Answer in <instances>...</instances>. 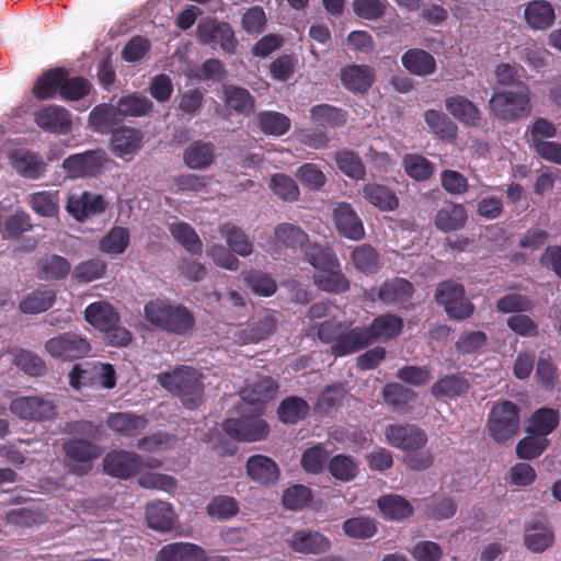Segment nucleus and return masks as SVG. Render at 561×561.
<instances>
[{
  "label": "nucleus",
  "mask_w": 561,
  "mask_h": 561,
  "mask_svg": "<svg viewBox=\"0 0 561 561\" xmlns=\"http://www.w3.org/2000/svg\"><path fill=\"white\" fill-rule=\"evenodd\" d=\"M144 312L151 325L173 335H186L196 324L194 313L187 307L170 300H150L145 305Z\"/></svg>",
  "instance_id": "f257e3e1"
},
{
  "label": "nucleus",
  "mask_w": 561,
  "mask_h": 561,
  "mask_svg": "<svg viewBox=\"0 0 561 561\" xmlns=\"http://www.w3.org/2000/svg\"><path fill=\"white\" fill-rule=\"evenodd\" d=\"M162 388L178 397L187 410H196L204 401L203 374L188 366L157 375Z\"/></svg>",
  "instance_id": "f03ea898"
},
{
  "label": "nucleus",
  "mask_w": 561,
  "mask_h": 561,
  "mask_svg": "<svg viewBox=\"0 0 561 561\" xmlns=\"http://www.w3.org/2000/svg\"><path fill=\"white\" fill-rule=\"evenodd\" d=\"M531 107L530 91L524 82H518L514 89L494 91L489 100L490 113L505 123L529 116Z\"/></svg>",
  "instance_id": "7ed1b4c3"
},
{
  "label": "nucleus",
  "mask_w": 561,
  "mask_h": 561,
  "mask_svg": "<svg viewBox=\"0 0 561 561\" xmlns=\"http://www.w3.org/2000/svg\"><path fill=\"white\" fill-rule=\"evenodd\" d=\"M486 431L497 444L513 439L520 431V408L515 402H496L488 414Z\"/></svg>",
  "instance_id": "20e7f679"
},
{
  "label": "nucleus",
  "mask_w": 561,
  "mask_h": 561,
  "mask_svg": "<svg viewBox=\"0 0 561 561\" xmlns=\"http://www.w3.org/2000/svg\"><path fill=\"white\" fill-rule=\"evenodd\" d=\"M65 461L70 471L78 476H85L92 468V461L99 458L103 450L91 439L70 438L62 443Z\"/></svg>",
  "instance_id": "39448f33"
},
{
  "label": "nucleus",
  "mask_w": 561,
  "mask_h": 561,
  "mask_svg": "<svg viewBox=\"0 0 561 561\" xmlns=\"http://www.w3.org/2000/svg\"><path fill=\"white\" fill-rule=\"evenodd\" d=\"M107 161V154L103 149L87 150L67 157L61 168L68 179L95 178L103 170Z\"/></svg>",
  "instance_id": "423d86ee"
},
{
  "label": "nucleus",
  "mask_w": 561,
  "mask_h": 561,
  "mask_svg": "<svg viewBox=\"0 0 561 561\" xmlns=\"http://www.w3.org/2000/svg\"><path fill=\"white\" fill-rule=\"evenodd\" d=\"M196 37L203 45L218 44L228 55L237 53L238 39L228 22L215 19L202 21L197 25Z\"/></svg>",
  "instance_id": "0eeeda50"
},
{
  "label": "nucleus",
  "mask_w": 561,
  "mask_h": 561,
  "mask_svg": "<svg viewBox=\"0 0 561 561\" xmlns=\"http://www.w3.org/2000/svg\"><path fill=\"white\" fill-rule=\"evenodd\" d=\"M45 350L58 359L76 360L87 356L91 351V344L75 332H65L46 341Z\"/></svg>",
  "instance_id": "6e6552de"
},
{
  "label": "nucleus",
  "mask_w": 561,
  "mask_h": 561,
  "mask_svg": "<svg viewBox=\"0 0 561 561\" xmlns=\"http://www.w3.org/2000/svg\"><path fill=\"white\" fill-rule=\"evenodd\" d=\"M10 411L21 420L43 422L57 415L56 404L44 397L24 396L10 402Z\"/></svg>",
  "instance_id": "1a4fd4ad"
},
{
  "label": "nucleus",
  "mask_w": 561,
  "mask_h": 561,
  "mask_svg": "<svg viewBox=\"0 0 561 561\" xmlns=\"http://www.w3.org/2000/svg\"><path fill=\"white\" fill-rule=\"evenodd\" d=\"M385 436L390 446L403 451L421 450L427 443L426 433L414 424H389Z\"/></svg>",
  "instance_id": "9d476101"
},
{
  "label": "nucleus",
  "mask_w": 561,
  "mask_h": 561,
  "mask_svg": "<svg viewBox=\"0 0 561 561\" xmlns=\"http://www.w3.org/2000/svg\"><path fill=\"white\" fill-rule=\"evenodd\" d=\"M222 430L236 440L257 442L267 436L270 426L267 422L261 417L243 416L226 420L222 423Z\"/></svg>",
  "instance_id": "9b49d317"
},
{
  "label": "nucleus",
  "mask_w": 561,
  "mask_h": 561,
  "mask_svg": "<svg viewBox=\"0 0 561 561\" xmlns=\"http://www.w3.org/2000/svg\"><path fill=\"white\" fill-rule=\"evenodd\" d=\"M107 203L100 194L83 191L81 194H70L67 198L66 210L77 221L87 219L105 211Z\"/></svg>",
  "instance_id": "f8f14e48"
},
{
  "label": "nucleus",
  "mask_w": 561,
  "mask_h": 561,
  "mask_svg": "<svg viewBox=\"0 0 561 561\" xmlns=\"http://www.w3.org/2000/svg\"><path fill=\"white\" fill-rule=\"evenodd\" d=\"M277 319L267 310L255 313L236 332V339L241 344L259 343L270 337L276 330Z\"/></svg>",
  "instance_id": "ddd939ff"
},
{
  "label": "nucleus",
  "mask_w": 561,
  "mask_h": 561,
  "mask_svg": "<svg viewBox=\"0 0 561 561\" xmlns=\"http://www.w3.org/2000/svg\"><path fill=\"white\" fill-rule=\"evenodd\" d=\"M142 467L141 457L137 454L114 450L108 453L103 460V470L106 474L119 479H128L138 473Z\"/></svg>",
  "instance_id": "4468645a"
},
{
  "label": "nucleus",
  "mask_w": 561,
  "mask_h": 561,
  "mask_svg": "<svg viewBox=\"0 0 561 561\" xmlns=\"http://www.w3.org/2000/svg\"><path fill=\"white\" fill-rule=\"evenodd\" d=\"M12 168L23 178L38 180L47 172V163L43 157L28 149L20 148L10 152Z\"/></svg>",
  "instance_id": "2eb2a0df"
},
{
  "label": "nucleus",
  "mask_w": 561,
  "mask_h": 561,
  "mask_svg": "<svg viewBox=\"0 0 561 561\" xmlns=\"http://www.w3.org/2000/svg\"><path fill=\"white\" fill-rule=\"evenodd\" d=\"M35 124L46 133L61 135L71 129V115L68 110L58 105H48L34 113Z\"/></svg>",
  "instance_id": "dca6fc26"
},
{
  "label": "nucleus",
  "mask_w": 561,
  "mask_h": 561,
  "mask_svg": "<svg viewBox=\"0 0 561 561\" xmlns=\"http://www.w3.org/2000/svg\"><path fill=\"white\" fill-rule=\"evenodd\" d=\"M343 330V333L339 336V340L331 345V354L335 357H343L350 354L359 352L371 345L370 334L366 330V327H355Z\"/></svg>",
  "instance_id": "f3484780"
},
{
  "label": "nucleus",
  "mask_w": 561,
  "mask_h": 561,
  "mask_svg": "<svg viewBox=\"0 0 561 561\" xmlns=\"http://www.w3.org/2000/svg\"><path fill=\"white\" fill-rule=\"evenodd\" d=\"M337 231L345 238L358 241L364 238L365 229L362 219L348 203H339L332 213Z\"/></svg>",
  "instance_id": "a211bd4d"
},
{
  "label": "nucleus",
  "mask_w": 561,
  "mask_h": 561,
  "mask_svg": "<svg viewBox=\"0 0 561 561\" xmlns=\"http://www.w3.org/2000/svg\"><path fill=\"white\" fill-rule=\"evenodd\" d=\"M142 139L144 134L140 129L119 126L112 134L111 150L121 159L131 158L140 150Z\"/></svg>",
  "instance_id": "6ab92c4d"
},
{
  "label": "nucleus",
  "mask_w": 561,
  "mask_h": 561,
  "mask_svg": "<svg viewBox=\"0 0 561 561\" xmlns=\"http://www.w3.org/2000/svg\"><path fill=\"white\" fill-rule=\"evenodd\" d=\"M289 548L298 553L320 554L327 552L331 547L328 537L316 530L301 529L293 534L288 540Z\"/></svg>",
  "instance_id": "aec40b11"
},
{
  "label": "nucleus",
  "mask_w": 561,
  "mask_h": 561,
  "mask_svg": "<svg viewBox=\"0 0 561 561\" xmlns=\"http://www.w3.org/2000/svg\"><path fill=\"white\" fill-rule=\"evenodd\" d=\"M447 112L462 125L479 127L482 116L478 106L463 95L448 96L445 99Z\"/></svg>",
  "instance_id": "412c9836"
},
{
  "label": "nucleus",
  "mask_w": 561,
  "mask_h": 561,
  "mask_svg": "<svg viewBox=\"0 0 561 561\" xmlns=\"http://www.w3.org/2000/svg\"><path fill=\"white\" fill-rule=\"evenodd\" d=\"M247 473L254 482L263 485L275 483L279 478V468L270 457L253 455L245 463Z\"/></svg>",
  "instance_id": "4be33fe9"
},
{
  "label": "nucleus",
  "mask_w": 561,
  "mask_h": 561,
  "mask_svg": "<svg viewBox=\"0 0 561 561\" xmlns=\"http://www.w3.org/2000/svg\"><path fill=\"white\" fill-rule=\"evenodd\" d=\"M559 423L560 414L558 410L548 407L539 408L530 414L525 432L526 434L548 438L559 426Z\"/></svg>",
  "instance_id": "5701e85b"
},
{
  "label": "nucleus",
  "mask_w": 561,
  "mask_h": 561,
  "mask_svg": "<svg viewBox=\"0 0 561 561\" xmlns=\"http://www.w3.org/2000/svg\"><path fill=\"white\" fill-rule=\"evenodd\" d=\"M470 389L469 380L462 374L444 375L431 387V394L440 399H456L467 394Z\"/></svg>",
  "instance_id": "b1692460"
},
{
  "label": "nucleus",
  "mask_w": 561,
  "mask_h": 561,
  "mask_svg": "<svg viewBox=\"0 0 561 561\" xmlns=\"http://www.w3.org/2000/svg\"><path fill=\"white\" fill-rule=\"evenodd\" d=\"M157 561H207L206 551L191 542L165 545L158 552Z\"/></svg>",
  "instance_id": "393cba45"
},
{
  "label": "nucleus",
  "mask_w": 561,
  "mask_h": 561,
  "mask_svg": "<svg viewBox=\"0 0 561 561\" xmlns=\"http://www.w3.org/2000/svg\"><path fill=\"white\" fill-rule=\"evenodd\" d=\"M122 122L123 115L118 110V104H99L89 115L90 125L100 134H113Z\"/></svg>",
  "instance_id": "a878e982"
},
{
  "label": "nucleus",
  "mask_w": 561,
  "mask_h": 561,
  "mask_svg": "<svg viewBox=\"0 0 561 561\" xmlns=\"http://www.w3.org/2000/svg\"><path fill=\"white\" fill-rule=\"evenodd\" d=\"M343 85L355 93H366L374 83L375 71L367 65H352L342 70Z\"/></svg>",
  "instance_id": "bb28decb"
},
{
  "label": "nucleus",
  "mask_w": 561,
  "mask_h": 561,
  "mask_svg": "<svg viewBox=\"0 0 561 561\" xmlns=\"http://www.w3.org/2000/svg\"><path fill=\"white\" fill-rule=\"evenodd\" d=\"M278 383L271 376H257L242 390V398L251 404H264L273 400L277 393Z\"/></svg>",
  "instance_id": "cd10ccee"
},
{
  "label": "nucleus",
  "mask_w": 561,
  "mask_h": 561,
  "mask_svg": "<svg viewBox=\"0 0 561 561\" xmlns=\"http://www.w3.org/2000/svg\"><path fill=\"white\" fill-rule=\"evenodd\" d=\"M402 318L392 313L378 316L366 327V330L370 334L371 344L378 340H392L402 332Z\"/></svg>",
  "instance_id": "c85d7f7f"
},
{
  "label": "nucleus",
  "mask_w": 561,
  "mask_h": 561,
  "mask_svg": "<svg viewBox=\"0 0 561 561\" xmlns=\"http://www.w3.org/2000/svg\"><path fill=\"white\" fill-rule=\"evenodd\" d=\"M385 403L397 413H407L411 410V402L416 399V392L402 383L388 382L382 388Z\"/></svg>",
  "instance_id": "c756f323"
},
{
  "label": "nucleus",
  "mask_w": 561,
  "mask_h": 561,
  "mask_svg": "<svg viewBox=\"0 0 561 561\" xmlns=\"http://www.w3.org/2000/svg\"><path fill=\"white\" fill-rule=\"evenodd\" d=\"M402 66L414 76L426 77L435 72L436 60L422 48L408 49L401 57Z\"/></svg>",
  "instance_id": "7c9ffc66"
},
{
  "label": "nucleus",
  "mask_w": 561,
  "mask_h": 561,
  "mask_svg": "<svg viewBox=\"0 0 561 561\" xmlns=\"http://www.w3.org/2000/svg\"><path fill=\"white\" fill-rule=\"evenodd\" d=\"M554 535L542 522L534 520L525 526L524 545L535 553L546 551L553 545Z\"/></svg>",
  "instance_id": "2f4dec72"
},
{
  "label": "nucleus",
  "mask_w": 561,
  "mask_h": 561,
  "mask_svg": "<svg viewBox=\"0 0 561 561\" xmlns=\"http://www.w3.org/2000/svg\"><path fill=\"white\" fill-rule=\"evenodd\" d=\"M524 16L526 23L534 30H547L556 20L553 7L546 0H533L526 3Z\"/></svg>",
  "instance_id": "473e14b6"
},
{
  "label": "nucleus",
  "mask_w": 561,
  "mask_h": 561,
  "mask_svg": "<svg viewBox=\"0 0 561 561\" xmlns=\"http://www.w3.org/2000/svg\"><path fill=\"white\" fill-rule=\"evenodd\" d=\"M70 262L58 254L45 255L36 262V272L39 279L61 280L70 274Z\"/></svg>",
  "instance_id": "72a5a7b5"
},
{
  "label": "nucleus",
  "mask_w": 561,
  "mask_h": 561,
  "mask_svg": "<svg viewBox=\"0 0 561 561\" xmlns=\"http://www.w3.org/2000/svg\"><path fill=\"white\" fill-rule=\"evenodd\" d=\"M147 424L145 416L125 412L111 413L106 420L108 428L126 437L136 436Z\"/></svg>",
  "instance_id": "f704fd0d"
},
{
  "label": "nucleus",
  "mask_w": 561,
  "mask_h": 561,
  "mask_svg": "<svg viewBox=\"0 0 561 561\" xmlns=\"http://www.w3.org/2000/svg\"><path fill=\"white\" fill-rule=\"evenodd\" d=\"M84 318L88 323L102 332L119 323V314L106 301L90 304L84 310Z\"/></svg>",
  "instance_id": "c9c22d12"
},
{
  "label": "nucleus",
  "mask_w": 561,
  "mask_h": 561,
  "mask_svg": "<svg viewBox=\"0 0 561 561\" xmlns=\"http://www.w3.org/2000/svg\"><path fill=\"white\" fill-rule=\"evenodd\" d=\"M364 198L381 211H392L399 207V198L388 186L369 183L363 187Z\"/></svg>",
  "instance_id": "e433bc0d"
},
{
  "label": "nucleus",
  "mask_w": 561,
  "mask_h": 561,
  "mask_svg": "<svg viewBox=\"0 0 561 561\" xmlns=\"http://www.w3.org/2000/svg\"><path fill=\"white\" fill-rule=\"evenodd\" d=\"M414 294L413 284L401 277L386 280L378 290V298L387 304L408 301Z\"/></svg>",
  "instance_id": "4c0bfd02"
},
{
  "label": "nucleus",
  "mask_w": 561,
  "mask_h": 561,
  "mask_svg": "<svg viewBox=\"0 0 561 561\" xmlns=\"http://www.w3.org/2000/svg\"><path fill=\"white\" fill-rule=\"evenodd\" d=\"M56 301V291L47 287H38L27 294L19 305V309L25 314H38L47 311Z\"/></svg>",
  "instance_id": "58836bf2"
},
{
  "label": "nucleus",
  "mask_w": 561,
  "mask_h": 561,
  "mask_svg": "<svg viewBox=\"0 0 561 561\" xmlns=\"http://www.w3.org/2000/svg\"><path fill=\"white\" fill-rule=\"evenodd\" d=\"M148 526L158 531H170L175 523V514L171 504L167 502L150 503L146 507Z\"/></svg>",
  "instance_id": "ea45409f"
},
{
  "label": "nucleus",
  "mask_w": 561,
  "mask_h": 561,
  "mask_svg": "<svg viewBox=\"0 0 561 561\" xmlns=\"http://www.w3.org/2000/svg\"><path fill=\"white\" fill-rule=\"evenodd\" d=\"M186 167L193 170L208 168L215 160L214 146L211 142L196 140L192 142L183 153Z\"/></svg>",
  "instance_id": "a19ab883"
},
{
  "label": "nucleus",
  "mask_w": 561,
  "mask_h": 561,
  "mask_svg": "<svg viewBox=\"0 0 561 561\" xmlns=\"http://www.w3.org/2000/svg\"><path fill=\"white\" fill-rule=\"evenodd\" d=\"M64 75H67L64 68L45 71L33 87L34 96L38 100H48L53 99L57 92L60 94Z\"/></svg>",
  "instance_id": "79ce46f5"
},
{
  "label": "nucleus",
  "mask_w": 561,
  "mask_h": 561,
  "mask_svg": "<svg viewBox=\"0 0 561 561\" xmlns=\"http://www.w3.org/2000/svg\"><path fill=\"white\" fill-rule=\"evenodd\" d=\"M467 221L466 209L460 204H448L442 207L435 215V226L443 232L461 229Z\"/></svg>",
  "instance_id": "37998d69"
},
{
  "label": "nucleus",
  "mask_w": 561,
  "mask_h": 561,
  "mask_svg": "<svg viewBox=\"0 0 561 561\" xmlns=\"http://www.w3.org/2000/svg\"><path fill=\"white\" fill-rule=\"evenodd\" d=\"M313 282L319 289L332 294H343L350 289V280L342 272L340 262L337 267L314 274Z\"/></svg>",
  "instance_id": "c03bdc74"
},
{
  "label": "nucleus",
  "mask_w": 561,
  "mask_h": 561,
  "mask_svg": "<svg viewBox=\"0 0 561 561\" xmlns=\"http://www.w3.org/2000/svg\"><path fill=\"white\" fill-rule=\"evenodd\" d=\"M274 239L276 243L294 251L305 249L309 242L308 234L299 226L289 222H282L275 227Z\"/></svg>",
  "instance_id": "a18cd8bd"
},
{
  "label": "nucleus",
  "mask_w": 561,
  "mask_h": 561,
  "mask_svg": "<svg viewBox=\"0 0 561 561\" xmlns=\"http://www.w3.org/2000/svg\"><path fill=\"white\" fill-rule=\"evenodd\" d=\"M308 402L297 396H290L280 401L277 408L278 420L284 424H297L309 414Z\"/></svg>",
  "instance_id": "49530a36"
},
{
  "label": "nucleus",
  "mask_w": 561,
  "mask_h": 561,
  "mask_svg": "<svg viewBox=\"0 0 561 561\" xmlns=\"http://www.w3.org/2000/svg\"><path fill=\"white\" fill-rule=\"evenodd\" d=\"M310 118L322 127L335 128L347 121V112L331 104L322 103L310 108Z\"/></svg>",
  "instance_id": "de8ad7c7"
},
{
  "label": "nucleus",
  "mask_w": 561,
  "mask_h": 561,
  "mask_svg": "<svg viewBox=\"0 0 561 561\" xmlns=\"http://www.w3.org/2000/svg\"><path fill=\"white\" fill-rule=\"evenodd\" d=\"M424 121L431 131L443 140H454L457 137L458 126L443 112L427 110Z\"/></svg>",
  "instance_id": "09e8293b"
},
{
  "label": "nucleus",
  "mask_w": 561,
  "mask_h": 561,
  "mask_svg": "<svg viewBox=\"0 0 561 561\" xmlns=\"http://www.w3.org/2000/svg\"><path fill=\"white\" fill-rule=\"evenodd\" d=\"M169 231L174 240L193 255H199L203 252V243L194 228L184 222H173L169 226Z\"/></svg>",
  "instance_id": "8fccbe9b"
},
{
  "label": "nucleus",
  "mask_w": 561,
  "mask_h": 561,
  "mask_svg": "<svg viewBox=\"0 0 561 561\" xmlns=\"http://www.w3.org/2000/svg\"><path fill=\"white\" fill-rule=\"evenodd\" d=\"M377 504L383 516L393 520H402L413 514L410 502L397 494L383 495L378 499Z\"/></svg>",
  "instance_id": "3c124183"
},
{
  "label": "nucleus",
  "mask_w": 561,
  "mask_h": 561,
  "mask_svg": "<svg viewBox=\"0 0 561 561\" xmlns=\"http://www.w3.org/2000/svg\"><path fill=\"white\" fill-rule=\"evenodd\" d=\"M59 192L39 191L30 195L28 204L32 210L41 217H56L59 211Z\"/></svg>",
  "instance_id": "603ef678"
},
{
  "label": "nucleus",
  "mask_w": 561,
  "mask_h": 561,
  "mask_svg": "<svg viewBox=\"0 0 561 561\" xmlns=\"http://www.w3.org/2000/svg\"><path fill=\"white\" fill-rule=\"evenodd\" d=\"M407 175L417 182L430 180L435 172V164L417 153H407L402 159Z\"/></svg>",
  "instance_id": "864d4df0"
},
{
  "label": "nucleus",
  "mask_w": 561,
  "mask_h": 561,
  "mask_svg": "<svg viewBox=\"0 0 561 561\" xmlns=\"http://www.w3.org/2000/svg\"><path fill=\"white\" fill-rule=\"evenodd\" d=\"M354 267L364 274H375L380 267L379 254L374 247L364 243L354 248L351 254Z\"/></svg>",
  "instance_id": "5fc2aeb1"
},
{
  "label": "nucleus",
  "mask_w": 561,
  "mask_h": 561,
  "mask_svg": "<svg viewBox=\"0 0 561 561\" xmlns=\"http://www.w3.org/2000/svg\"><path fill=\"white\" fill-rule=\"evenodd\" d=\"M256 125L265 134L283 136L290 129V119L283 113L263 111L256 115Z\"/></svg>",
  "instance_id": "6e6d98bb"
},
{
  "label": "nucleus",
  "mask_w": 561,
  "mask_h": 561,
  "mask_svg": "<svg viewBox=\"0 0 561 561\" xmlns=\"http://www.w3.org/2000/svg\"><path fill=\"white\" fill-rule=\"evenodd\" d=\"M425 513L434 520L449 519L455 516L457 505L450 496L444 494H432L424 500Z\"/></svg>",
  "instance_id": "4d7b16f0"
},
{
  "label": "nucleus",
  "mask_w": 561,
  "mask_h": 561,
  "mask_svg": "<svg viewBox=\"0 0 561 561\" xmlns=\"http://www.w3.org/2000/svg\"><path fill=\"white\" fill-rule=\"evenodd\" d=\"M129 242L128 229L115 226L100 240V250L106 254L118 255L125 252Z\"/></svg>",
  "instance_id": "13d9d810"
},
{
  "label": "nucleus",
  "mask_w": 561,
  "mask_h": 561,
  "mask_svg": "<svg viewBox=\"0 0 561 561\" xmlns=\"http://www.w3.org/2000/svg\"><path fill=\"white\" fill-rule=\"evenodd\" d=\"M220 233L225 237L230 250L236 254L245 257L253 252V244L239 227L229 222L225 224L220 228Z\"/></svg>",
  "instance_id": "bf43d9fd"
},
{
  "label": "nucleus",
  "mask_w": 561,
  "mask_h": 561,
  "mask_svg": "<svg viewBox=\"0 0 561 561\" xmlns=\"http://www.w3.org/2000/svg\"><path fill=\"white\" fill-rule=\"evenodd\" d=\"M305 259L319 272L337 267L340 262L330 248H323L316 243L309 244V242L305 247Z\"/></svg>",
  "instance_id": "052dcab7"
},
{
  "label": "nucleus",
  "mask_w": 561,
  "mask_h": 561,
  "mask_svg": "<svg viewBox=\"0 0 561 561\" xmlns=\"http://www.w3.org/2000/svg\"><path fill=\"white\" fill-rule=\"evenodd\" d=\"M334 161L339 170L353 180H363L366 175L362 159L352 150L337 151Z\"/></svg>",
  "instance_id": "680f3d73"
},
{
  "label": "nucleus",
  "mask_w": 561,
  "mask_h": 561,
  "mask_svg": "<svg viewBox=\"0 0 561 561\" xmlns=\"http://www.w3.org/2000/svg\"><path fill=\"white\" fill-rule=\"evenodd\" d=\"M226 104L242 115H250L254 110V100L250 92L240 87H227L224 91Z\"/></svg>",
  "instance_id": "e2e57ef3"
},
{
  "label": "nucleus",
  "mask_w": 561,
  "mask_h": 561,
  "mask_svg": "<svg viewBox=\"0 0 561 561\" xmlns=\"http://www.w3.org/2000/svg\"><path fill=\"white\" fill-rule=\"evenodd\" d=\"M549 445L550 440L548 438L527 434L516 444V456L523 460H533L540 457L548 449Z\"/></svg>",
  "instance_id": "0e129e2a"
},
{
  "label": "nucleus",
  "mask_w": 561,
  "mask_h": 561,
  "mask_svg": "<svg viewBox=\"0 0 561 561\" xmlns=\"http://www.w3.org/2000/svg\"><path fill=\"white\" fill-rule=\"evenodd\" d=\"M117 104L123 118L126 116H145L153 108V103L147 96L136 93L122 96Z\"/></svg>",
  "instance_id": "69168bd1"
},
{
  "label": "nucleus",
  "mask_w": 561,
  "mask_h": 561,
  "mask_svg": "<svg viewBox=\"0 0 561 561\" xmlns=\"http://www.w3.org/2000/svg\"><path fill=\"white\" fill-rule=\"evenodd\" d=\"M328 470L334 479L348 482L357 476L358 467L351 456L340 454L329 460Z\"/></svg>",
  "instance_id": "338daca9"
},
{
  "label": "nucleus",
  "mask_w": 561,
  "mask_h": 561,
  "mask_svg": "<svg viewBox=\"0 0 561 561\" xmlns=\"http://www.w3.org/2000/svg\"><path fill=\"white\" fill-rule=\"evenodd\" d=\"M342 529L347 537L360 540L369 539L377 533L375 520L365 516L346 519Z\"/></svg>",
  "instance_id": "774afa93"
}]
</instances>
